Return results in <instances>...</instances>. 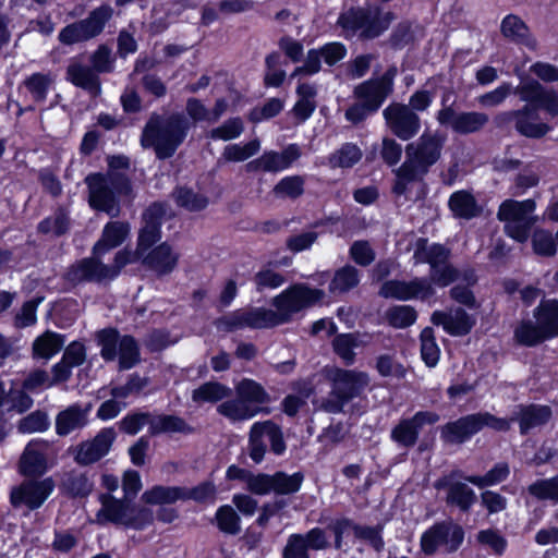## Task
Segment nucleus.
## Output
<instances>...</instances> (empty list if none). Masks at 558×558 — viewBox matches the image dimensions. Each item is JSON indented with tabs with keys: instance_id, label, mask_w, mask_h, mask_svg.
<instances>
[{
	"instance_id": "f257e3e1",
	"label": "nucleus",
	"mask_w": 558,
	"mask_h": 558,
	"mask_svg": "<svg viewBox=\"0 0 558 558\" xmlns=\"http://www.w3.org/2000/svg\"><path fill=\"white\" fill-rule=\"evenodd\" d=\"M450 250L444 244L432 243L428 245L427 238H417L413 258L415 264L429 265L428 277H414L409 281L386 280L381 283L378 295L398 301H429L436 294L435 287L447 288L460 277V270L450 263Z\"/></svg>"
},
{
	"instance_id": "f03ea898",
	"label": "nucleus",
	"mask_w": 558,
	"mask_h": 558,
	"mask_svg": "<svg viewBox=\"0 0 558 558\" xmlns=\"http://www.w3.org/2000/svg\"><path fill=\"white\" fill-rule=\"evenodd\" d=\"M325 291L306 283H293L272 299L276 311L266 307L239 308L218 319L226 331L244 328L268 329L290 323L294 314L320 305Z\"/></svg>"
},
{
	"instance_id": "7ed1b4c3",
	"label": "nucleus",
	"mask_w": 558,
	"mask_h": 558,
	"mask_svg": "<svg viewBox=\"0 0 558 558\" xmlns=\"http://www.w3.org/2000/svg\"><path fill=\"white\" fill-rule=\"evenodd\" d=\"M514 94L526 104L520 109L501 111L494 117V124L499 130L508 129L511 124L515 132L526 138L539 140L546 136L553 126L546 122H537L538 110L548 116H558V93L545 88L537 80L526 77L514 88Z\"/></svg>"
},
{
	"instance_id": "20e7f679",
	"label": "nucleus",
	"mask_w": 558,
	"mask_h": 558,
	"mask_svg": "<svg viewBox=\"0 0 558 558\" xmlns=\"http://www.w3.org/2000/svg\"><path fill=\"white\" fill-rule=\"evenodd\" d=\"M108 172H94L85 178L88 187V204L97 210L117 217L120 213V196H130L133 192L131 179L124 172L130 168V158L125 155H111L107 158Z\"/></svg>"
},
{
	"instance_id": "39448f33",
	"label": "nucleus",
	"mask_w": 558,
	"mask_h": 558,
	"mask_svg": "<svg viewBox=\"0 0 558 558\" xmlns=\"http://www.w3.org/2000/svg\"><path fill=\"white\" fill-rule=\"evenodd\" d=\"M191 128L192 122L183 112H153L142 130L141 146L153 148L159 160L170 159L186 140Z\"/></svg>"
},
{
	"instance_id": "423d86ee",
	"label": "nucleus",
	"mask_w": 558,
	"mask_h": 558,
	"mask_svg": "<svg viewBox=\"0 0 558 558\" xmlns=\"http://www.w3.org/2000/svg\"><path fill=\"white\" fill-rule=\"evenodd\" d=\"M235 398L222 401L217 412L231 422L248 421L260 413L269 414L270 409L263 405L271 402L265 387L251 378L241 379L234 388Z\"/></svg>"
},
{
	"instance_id": "0eeeda50",
	"label": "nucleus",
	"mask_w": 558,
	"mask_h": 558,
	"mask_svg": "<svg viewBox=\"0 0 558 558\" xmlns=\"http://www.w3.org/2000/svg\"><path fill=\"white\" fill-rule=\"evenodd\" d=\"M217 494L214 481L205 480L192 487L154 485L143 493L142 500L149 506H167L187 500L199 505H214Z\"/></svg>"
},
{
	"instance_id": "6e6552de",
	"label": "nucleus",
	"mask_w": 558,
	"mask_h": 558,
	"mask_svg": "<svg viewBox=\"0 0 558 558\" xmlns=\"http://www.w3.org/2000/svg\"><path fill=\"white\" fill-rule=\"evenodd\" d=\"M100 356L106 362L119 360L121 371L131 369L141 362V348L132 335H121L117 327H105L95 333Z\"/></svg>"
},
{
	"instance_id": "1a4fd4ad",
	"label": "nucleus",
	"mask_w": 558,
	"mask_h": 558,
	"mask_svg": "<svg viewBox=\"0 0 558 558\" xmlns=\"http://www.w3.org/2000/svg\"><path fill=\"white\" fill-rule=\"evenodd\" d=\"M392 17L391 12L381 15L379 10L372 11L367 8L351 7L340 13L337 24L351 35L360 32L361 40H371L378 38L389 28Z\"/></svg>"
},
{
	"instance_id": "9d476101",
	"label": "nucleus",
	"mask_w": 558,
	"mask_h": 558,
	"mask_svg": "<svg viewBox=\"0 0 558 558\" xmlns=\"http://www.w3.org/2000/svg\"><path fill=\"white\" fill-rule=\"evenodd\" d=\"M112 15L113 9L104 3L92 10L85 19L62 27L58 34V40L64 46L89 41L102 34Z\"/></svg>"
},
{
	"instance_id": "9b49d317",
	"label": "nucleus",
	"mask_w": 558,
	"mask_h": 558,
	"mask_svg": "<svg viewBox=\"0 0 558 558\" xmlns=\"http://www.w3.org/2000/svg\"><path fill=\"white\" fill-rule=\"evenodd\" d=\"M464 535L463 527L458 523L448 520L435 522L421 535V550L426 556H433L440 546L446 545L447 553H454L463 544Z\"/></svg>"
},
{
	"instance_id": "f8f14e48",
	"label": "nucleus",
	"mask_w": 558,
	"mask_h": 558,
	"mask_svg": "<svg viewBox=\"0 0 558 558\" xmlns=\"http://www.w3.org/2000/svg\"><path fill=\"white\" fill-rule=\"evenodd\" d=\"M397 74L398 68L391 64L380 76L371 77L356 85L353 89V96L371 108L373 112H377L393 93Z\"/></svg>"
},
{
	"instance_id": "ddd939ff",
	"label": "nucleus",
	"mask_w": 558,
	"mask_h": 558,
	"mask_svg": "<svg viewBox=\"0 0 558 558\" xmlns=\"http://www.w3.org/2000/svg\"><path fill=\"white\" fill-rule=\"evenodd\" d=\"M52 477L24 480L10 492V504L14 509L25 507L28 511L39 509L54 489Z\"/></svg>"
},
{
	"instance_id": "4468645a",
	"label": "nucleus",
	"mask_w": 558,
	"mask_h": 558,
	"mask_svg": "<svg viewBox=\"0 0 558 558\" xmlns=\"http://www.w3.org/2000/svg\"><path fill=\"white\" fill-rule=\"evenodd\" d=\"M367 384V377L362 372L339 368L333 377V400L328 404L330 413H341L343 407L360 396Z\"/></svg>"
},
{
	"instance_id": "2eb2a0df",
	"label": "nucleus",
	"mask_w": 558,
	"mask_h": 558,
	"mask_svg": "<svg viewBox=\"0 0 558 558\" xmlns=\"http://www.w3.org/2000/svg\"><path fill=\"white\" fill-rule=\"evenodd\" d=\"M436 119L445 128H450L460 135L473 134L482 131L488 123L489 117L480 111H456L452 106H445L437 111Z\"/></svg>"
},
{
	"instance_id": "dca6fc26",
	"label": "nucleus",
	"mask_w": 558,
	"mask_h": 558,
	"mask_svg": "<svg viewBox=\"0 0 558 558\" xmlns=\"http://www.w3.org/2000/svg\"><path fill=\"white\" fill-rule=\"evenodd\" d=\"M383 116L391 133L401 141H410L421 130L418 114L404 104L391 102L387 106Z\"/></svg>"
},
{
	"instance_id": "f3484780",
	"label": "nucleus",
	"mask_w": 558,
	"mask_h": 558,
	"mask_svg": "<svg viewBox=\"0 0 558 558\" xmlns=\"http://www.w3.org/2000/svg\"><path fill=\"white\" fill-rule=\"evenodd\" d=\"M440 416L434 411H417L411 417L401 418L391 429V439L400 446L411 448L416 445L424 425H434Z\"/></svg>"
},
{
	"instance_id": "a211bd4d",
	"label": "nucleus",
	"mask_w": 558,
	"mask_h": 558,
	"mask_svg": "<svg viewBox=\"0 0 558 558\" xmlns=\"http://www.w3.org/2000/svg\"><path fill=\"white\" fill-rule=\"evenodd\" d=\"M446 137L439 133L430 134L424 132L416 143H409L405 146V155L420 163L423 171L429 169L440 159Z\"/></svg>"
},
{
	"instance_id": "6ab92c4d",
	"label": "nucleus",
	"mask_w": 558,
	"mask_h": 558,
	"mask_svg": "<svg viewBox=\"0 0 558 558\" xmlns=\"http://www.w3.org/2000/svg\"><path fill=\"white\" fill-rule=\"evenodd\" d=\"M116 436L113 428H102L93 439L77 445L74 461L80 465H90L98 462L109 453Z\"/></svg>"
},
{
	"instance_id": "aec40b11",
	"label": "nucleus",
	"mask_w": 558,
	"mask_h": 558,
	"mask_svg": "<svg viewBox=\"0 0 558 558\" xmlns=\"http://www.w3.org/2000/svg\"><path fill=\"white\" fill-rule=\"evenodd\" d=\"M104 255L85 257L71 265L63 278L73 284L81 282H102L108 280L107 265L101 262Z\"/></svg>"
},
{
	"instance_id": "412c9836",
	"label": "nucleus",
	"mask_w": 558,
	"mask_h": 558,
	"mask_svg": "<svg viewBox=\"0 0 558 558\" xmlns=\"http://www.w3.org/2000/svg\"><path fill=\"white\" fill-rule=\"evenodd\" d=\"M435 488L446 490V505L450 508H458L462 513H468L476 502L475 492L465 483L452 481L442 476L435 482Z\"/></svg>"
},
{
	"instance_id": "4be33fe9",
	"label": "nucleus",
	"mask_w": 558,
	"mask_h": 558,
	"mask_svg": "<svg viewBox=\"0 0 558 558\" xmlns=\"http://www.w3.org/2000/svg\"><path fill=\"white\" fill-rule=\"evenodd\" d=\"M553 417V410L547 404H518L511 415V421L518 422L522 436L529 435L534 428L546 425Z\"/></svg>"
},
{
	"instance_id": "5701e85b",
	"label": "nucleus",
	"mask_w": 558,
	"mask_h": 558,
	"mask_svg": "<svg viewBox=\"0 0 558 558\" xmlns=\"http://www.w3.org/2000/svg\"><path fill=\"white\" fill-rule=\"evenodd\" d=\"M430 322L435 326H441L444 331L452 337L469 335L476 324V319L462 307H457L453 314L439 310L434 311Z\"/></svg>"
},
{
	"instance_id": "b1692460",
	"label": "nucleus",
	"mask_w": 558,
	"mask_h": 558,
	"mask_svg": "<svg viewBox=\"0 0 558 558\" xmlns=\"http://www.w3.org/2000/svg\"><path fill=\"white\" fill-rule=\"evenodd\" d=\"M480 433L476 413L460 416L440 427V439L446 445H462Z\"/></svg>"
},
{
	"instance_id": "393cba45",
	"label": "nucleus",
	"mask_w": 558,
	"mask_h": 558,
	"mask_svg": "<svg viewBox=\"0 0 558 558\" xmlns=\"http://www.w3.org/2000/svg\"><path fill=\"white\" fill-rule=\"evenodd\" d=\"M147 252L142 263L158 276L169 275L178 266L180 255L173 252L172 246L167 241L157 244Z\"/></svg>"
},
{
	"instance_id": "a878e982",
	"label": "nucleus",
	"mask_w": 558,
	"mask_h": 558,
	"mask_svg": "<svg viewBox=\"0 0 558 558\" xmlns=\"http://www.w3.org/2000/svg\"><path fill=\"white\" fill-rule=\"evenodd\" d=\"M130 232V226L125 221H109L105 225L99 240L94 244V255H105L109 251L120 246Z\"/></svg>"
},
{
	"instance_id": "bb28decb",
	"label": "nucleus",
	"mask_w": 558,
	"mask_h": 558,
	"mask_svg": "<svg viewBox=\"0 0 558 558\" xmlns=\"http://www.w3.org/2000/svg\"><path fill=\"white\" fill-rule=\"evenodd\" d=\"M65 78L75 87L88 92L92 96H98L101 92L99 75L87 65L72 62L66 66Z\"/></svg>"
},
{
	"instance_id": "cd10ccee",
	"label": "nucleus",
	"mask_w": 558,
	"mask_h": 558,
	"mask_svg": "<svg viewBox=\"0 0 558 558\" xmlns=\"http://www.w3.org/2000/svg\"><path fill=\"white\" fill-rule=\"evenodd\" d=\"M148 433L150 436L170 433L192 435L195 433V428L179 415L165 413L153 415L150 413Z\"/></svg>"
},
{
	"instance_id": "c85d7f7f",
	"label": "nucleus",
	"mask_w": 558,
	"mask_h": 558,
	"mask_svg": "<svg viewBox=\"0 0 558 558\" xmlns=\"http://www.w3.org/2000/svg\"><path fill=\"white\" fill-rule=\"evenodd\" d=\"M48 471V461L44 451L29 442L19 461V473L26 478L41 477Z\"/></svg>"
},
{
	"instance_id": "c756f323",
	"label": "nucleus",
	"mask_w": 558,
	"mask_h": 558,
	"mask_svg": "<svg viewBox=\"0 0 558 558\" xmlns=\"http://www.w3.org/2000/svg\"><path fill=\"white\" fill-rule=\"evenodd\" d=\"M448 207L454 218L470 220L482 214L475 196L466 190L453 192L448 199Z\"/></svg>"
},
{
	"instance_id": "7c9ffc66",
	"label": "nucleus",
	"mask_w": 558,
	"mask_h": 558,
	"mask_svg": "<svg viewBox=\"0 0 558 558\" xmlns=\"http://www.w3.org/2000/svg\"><path fill=\"white\" fill-rule=\"evenodd\" d=\"M94 489V482L90 481L86 472L72 470L64 474L60 490L71 499L87 498Z\"/></svg>"
},
{
	"instance_id": "2f4dec72",
	"label": "nucleus",
	"mask_w": 558,
	"mask_h": 558,
	"mask_svg": "<svg viewBox=\"0 0 558 558\" xmlns=\"http://www.w3.org/2000/svg\"><path fill=\"white\" fill-rule=\"evenodd\" d=\"M533 316L550 339L558 337V299H542Z\"/></svg>"
},
{
	"instance_id": "473e14b6",
	"label": "nucleus",
	"mask_w": 558,
	"mask_h": 558,
	"mask_svg": "<svg viewBox=\"0 0 558 558\" xmlns=\"http://www.w3.org/2000/svg\"><path fill=\"white\" fill-rule=\"evenodd\" d=\"M65 341V336L47 330L40 336H38L32 347V356L34 360H45L48 361L57 353H59Z\"/></svg>"
},
{
	"instance_id": "72a5a7b5",
	"label": "nucleus",
	"mask_w": 558,
	"mask_h": 558,
	"mask_svg": "<svg viewBox=\"0 0 558 558\" xmlns=\"http://www.w3.org/2000/svg\"><path fill=\"white\" fill-rule=\"evenodd\" d=\"M100 501L102 507L98 511L97 517L106 522L123 525L131 504L124 499H118L110 494L101 495Z\"/></svg>"
},
{
	"instance_id": "f704fd0d",
	"label": "nucleus",
	"mask_w": 558,
	"mask_h": 558,
	"mask_svg": "<svg viewBox=\"0 0 558 558\" xmlns=\"http://www.w3.org/2000/svg\"><path fill=\"white\" fill-rule=\"evenodd\" d=\"M172 197L177 206L191 213L202 211L207 208L209 199L187 185H177L173 189Z\"/></svg>"
},
{
	"instance_id": "c9c22d12",
	"label": "nucleus",
	"mask_w": 558,
	"mask_h": 558,
	"mask_svg": "<svg viewBox=\"0 0 558 558\" xmlns=\"http://www.w3.org/2000/svg\"><path fill=\"white\" fill-rule=\"evenodd\" d=\"M232 395V389L227 385L210 380L202 384L192 392V400L195 403H217Z\"/></svg>"
},
{
	"instance_id": "e433bc0d",
	"label": "nucleus",
	"mask_w": 558,
	"mask_h": 558,
	"mask_svg": "<svg viewBox=\"0 0 558 558\" xmlns=\"http://www.w3.org/2000/svg\"><path fill=\"white\" fill-rule=\"evenodd\" d=\"M514 340L518 344L533 348L544 341L551 340L542 327L532 320H522L513 331Z\"/></svg>"
},
{
	"instance_id": "4c0bfd02",
	"label": "nucleus",
	"mask_w": 558,
	"mask_h": 558,
	"mask_svg": "<svg viewBox=\"0 0 558 558\" xmlns=\"http://www.w3.org/2000/svg\"><path fill=\"white\" fill-rule=\"evenodd\" d=\"M360 283L359 270L352 265H344L338 268L329 282L330 293H345L357 287Z\"/></svg>"
},
{
	"instance_id": "58836bf2",
	"label": "nucleus",
	"mask_w": 558,
	"mask_h": 558,
	"mask_svg": "<svg viewBox=\"0 0 558 558\" xmlns=\"http://www.w3.org/2000/svg\"><path fill=\"white\" fill-rule=\"evenodd\" d=\"M85 425V413L77 407L72 405L58 413L56 417V433L59 436H66L75 428Z\"/></svg>"
},
{
	"instance_id": "ea45409f",
	"label": "nucleus",
	"mask_w": 558,
	"mask_h": 558,
	"mask_svg": "<svg viewBox=\"0 0 558 558\" xmlns=\"http://www.w3.org/2000/svg\"><path fill=\"white\" fill-rule=\"evenodd\" d=\"M362 156V150L355 143L347 142L329 155L328 161L331 168L348 169L355 166Z\"/></svg>"
},
{
	"instance_id": "a19ab883",
	"label": "nucleus",
	"mask_w": 558,
	"mask_h": 558,
	"mask_svg": "<svg viewBox=\"0 0 558 558\" xmlns=\"http://www.w3.org/2000/svg\"><path fill=\"white\" fill-rule=\"evenodd\" d=\"M510 474V469L507 462H498L484 475H466L464 480L478 488L498 485L505 482Z\"/></svg>"
},
{
	"instance_id": "79ce46f5",
	"label": "nucleus",
	"mask_w": 558,
	"mask_h": 558,
	"mask_svg": "<svg viewBox=\"0 0 558 558\" xmlns=\"http://www.w3.org/2000/svg\"><path fill=\"white\" fill-rule=\"evenodd\" d=\"M213 523L223 534L238 535L241 532V518L230 505L218 507Z\"/></svg>"
},
{
	"instance_id": "37998d69",
	"label": "nucleus",
	"mask_w": 558,
	"mask_h": 558,
	"mask_svg": "<svg viewBox=\"0 0 558 558\" xmlns=\"http://www.w3.org/2000/svg\"><path fill=\"white\" fill-rule=\"evenodd\" d=\"M417 312L412 305H392L386 313L388 325L396 329H405L415 324Z\"/></svg>"
},
{
	"instance_id": "c03bdc74",
	"label": "nucleus",
	"mask_w": 558,
	"mask_h": 558,
	"mask_svg": "<svg viewBox=\"0 0 558 558\" xmlns=\"http://www.w3.org/2000/svg\"><path fill=\"white\" fill-rule=\"evenodd\" d=\"M304 481V474L298 471L288 474L284 471H277L272 474L274 493L276 495H292L301 489Z\"/></svg>"
},
{
	"instance_id": "a18cd8bd",
	"label": "nucleus",
	"mask_w": 558,
	"mask_h": 558,
	"mask_svg": "<svg viewBox=\"0 0 558 558\" xmlns=\"http://www.w3.org/2000/svg\"><path fill=\"white\" fill-rule=\"evenodd\" d=\"M284 170L281 161L279 151L266 150L258 158L248 161L245 165V171L252 172H279Z\"/></svg>"
},
{
	"instance_id": "49530a36",
	"label": "nucleus",
	"mask_w": 558,
	"mask_h": 558,
	"mask_svg": "<svg viewBox=\"0 0 558 558\" xmlns=\"http://www.w3.org/2000/svg\"><path fill=\"white\" fill-rule=\"evenodd\" d=\"M305 180L299 174L283 177L274 186V194L279 198L296 199L304 194Z\"/></svg>"
},
{
	"instance_id": "de8ad7c7",
	"label": "nucleus",
	"mask_w": 558,
	"mask_h": 558,
	"mask_svg": "<svg viewBox=\"0 0 558 558\" xmlns=\"http://www.w3.org/2000/svg\"><path fill=\"white\" fill-rule=\"evenodd\" d=\"M260 149L258 138L251 140L244 145L229 144L225 147L222 157L226 161L241 162L256 155Z\"/></svg>"
},
{
	"instance_id": "09e8293b",
	"label": "nucleus",
	"mask_w": 558,
	"mask_h": 558,
	"mask_svg": "<svg viewBox=\"0 0 558 558\" xmlns=\"http://www.w3.org/2000/svg\"><path fill=\"white\" fill-rule=\"evenodd\" d=\"M333 352L343 360L347 366L355 361L354 348L357 347V337L354 333H339L332 339Z\"/></svg>"
},
{
	"instance_id": "8fccbe9b",
	"label": "nucleus",
	"mask_w": 558,
	"mask_h": 558,
	"mask_svg": "<svg viewBox=\"0 0 558 558\" xmlns=\"http://www.w3.org/2000/svg\"><path fill=\"white\" fill-rule=\"evenodd\" d=\"M384 525L377 523L376 525H354V536L357 539L365 541L376 551L381 553L385 548V541L383 537Z\"/></svg>"
},
{
	"instance_id": "3c124183",
	"label": "nucleus",
	"mask_w": 558,
	"mask_h": 558,
	"mask_svg": "<svg viewBox=\"0 0 558 558\" xmlns=\"http://www.w3.org/2000/svg\"><path fill=\"white\" fill-rule=\"evenodd\" d=\"M533 252L541 257H554L557 254V242L547 229H536L532 235Z\"/></svg>"
},
{
	"instance_id": "603ef678",
	"label": "nucleus",
	"mask_w": 558,
	"mask_h": 558,
	"mask_svg": "<svg viewBox=\"0 0 558 558\" xmlns=\"http://www.w3.org/2000/svg\"><path fill=\"white\" fill-rule=\"evenodd\" d=\"M271 262L266 267L260 268L253 277V282L257 292H264L267 289H278L286 282V277L269 268Z\"/></svg>"
},
{
	"instance_id": "864d4df0",
	"label": "nucleus",
	"mask_w": 558,
	"mask_h": 558,
	"mask_svg": "<svg viewBox=\"0 0 558 558\" xmlns=\"http://www.w3.org/2000/svg\"><path fill=\"white\" fill-rule=\"evenodd\" d=\"M148 384V377H142L137 372H134L128 376L124 385L112 387L110 395L114 399H126L131 395L141 393Z\"/></svg>"
},
{
	"instance_id": "5fc2aeb1",
	"label": "nucleus",
	"mask_w": 558,
	"mask_h": 558,
	"mask_svg": "<svg viewBox=\"0 0 558 558\" xmlns=\"http://www.w3.org/2000/svg\"><path fill=\"white\" fill-rule=\"evenodd\" d=\"M530 495L538 500L558 502V474L550 478L536 480L527 488Z\"/></svg>"
},
{
	"instance_id": "6e6d98bb",
	"label": "nucleus",
	"mask_w": 558,
	"mask_h": 558,
	"mask_svg": "<svg viewBox=\"0 0 558 558\" xmlns=\"http://www.w3.org/2000/svg\"><path fill=\"white\" fill-rule=\"evenodd\" d=\"M154 512L147 507L131 505L123 526L135 531H143L154 523Z\"/></svg>"
},
{
	"instance_id": "4d7b16f0",
	"label": "nucleus",
	"mask_w": 558,
	"mask_h": 558,
	"mask_svg": "<svg viewBox=\"0 0 558 558\" xmlns=\"http://www.w3.org/2000/svg\"><path fill=\"white\" fill-rule=\"evenodd\" d=\"M70 229V220L63 213L57 214L54 217H46L37 225V232L44 235L52 233L59 238L64 235Z\"/></svg>"
},
{
	"instance_id": "13d9d810",
	"label": "nucleus",
	"mask_w": 558,
	"mask_h": 558,
	"mask_svg": "<svg viewBox=\"0 0 558 558\" xmlns=\"http://www.w3.org/2000/svg\"><path fill=\"white\" fill-rule=\"evenodd\" d=\"M500 32L507 38L523 43V38L529 33V27L518 15L508 14L501 21Z\"/></svg>"
},
{
	"instance_id": "bf43d9fd",
	"label": "nucleus",
	"mask_w": 558,
	"mask_h": 558,
	"mask_svg": "<svg viewBox=\"0 0 558 558\" xmlns=\"http://www.w3.org/2000/svg\"><path fill=\"white\" fill-rule=\"evenodd\" d=\"M415 40L412 24L409 21L399 22L389 36V45L393 50H402Z\"/></svg>"
},
{
	"instance_id": "052dcab7",
	"label": "nucleus",
	"mask_w": 558,
	"mask_h": 558,
	"mask_svg": "<svg viewBox=\"0 0 558 558\" xmlns=\"http://www.w3.org/2000/svg\"><path fill=\"white\" fill-rule=\"evenodd\" d=\"M23 84L36 102L46 100L50 85V78L47 74L33 73L24 80Z\"/></svg>"
},
{
	"instance_id": "680f3d73",
	"label": "nucleus",
	"mask_w": 558,
	"mask_h": 558,
	"mask_svg": "<svg viewBox=\"0 0 558 558\" xmlns=\"http://www.w3.org/2000/svg\"><path fill=\"white\" fill-rule=\"evenodd\" d=\"M263 425L255 422L250 429L248 434V454L255 463H260L266 453V445L263 441Z\"/></svg>"
},
{
	"instance_id": "e2e57ef3",
	"label": "nucleus",
	"mask_w": 558,
	"mask_h": 558,
	"mask_svg": "<svg viewBox=\"0 0 558 558\" xmlns=\"http://www.w3.org/2000/svg\"><path fill=\"white\" fill-rule=\"evenodd\" d=\"M259 424H264L263 434L268 437L270 451L276 456H282L287 450V444L281 427L271 420L259 422Z\"/></svg>"
},
{
	"instance_id": "0e129e2a",
	"label": "nucleus",
	"mask_w": 558,
	"mask_h": 558,
	"mask_svg": "<svg viewBox=\"0 0 558 558\" xmlns=\"http://www.w3.org/2000/svg\"><path fill=\"white\" fill-rule=\"evenodd\" d=\"M92 69L95 71L97 75L100 73H111L114 68V59L111 57V49L101 44L98 48L92 53L89 58Z\"/></svg>"
},
{
	"instance_id": "69168bd1",
	"label": "nucleus",
	"mask_w": 558,
	"mask_h": 558,
	"mask_svg": "<svg viewBox=\"0 0 558 558\" xmlns=\"http://www.w3.org/2000/svg\"><path fill=\"white\" fill-rule=\"evenodd\" d=\"M244 130L243 121L240 117L229 118L220 126L210 131L213 140L231 141L238 138Z\"/></svg>"
},
{
	"instance_id": "338daca9",
	"label": "nucleus",
	"mask_w": 558,
	"mask_h": 558,
	"mask_svg": "<svg viewBox=\"0 0 558 558\" xmlns=\"http://www.w3.org/2000/svg\"><path fill=\"white\" fill-rule=\"evenodd\" d=\"M50 426L48 414L41 410H36L21 420L19 429L22 433H43Z\"/></svg>"
},
{
	"instance_id": "774afa93",
	"label": "nucleus",
	"mask_w": 558,
	"mask_h": 558,
	"mask_svg": "<svg viewBox=\"0 0 558 558\" xmlns=\"http://www.w3.org/2000/svg\"><path fill=\"white\" fill-rule=\"evenodd\" d=\"M150 412H131L121 418L119 422V429L122 433L134 436L136 435L146 424L149 425Z\"/></svg>"
}]
</instances>
